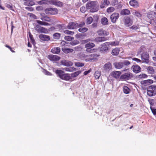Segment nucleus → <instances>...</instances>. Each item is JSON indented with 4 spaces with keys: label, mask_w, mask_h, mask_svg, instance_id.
<instances>
[{
    "label": "nucleus",
    "mask_w": 156,
    "mask_h": 156,
    "mask_svg": "<svg viewBox=\"0 0 156 156\" xmlns=\"http://www.w3.org/2000/svg\"><path fill=\"white\" fill-rule=\"evenodd\" d=\"M114 8L113 7H110L108 8L107 10V11L108 12H113L114 10Z\"/></svg>",
    "instance_id": "obj_54"
},
{
    "label": "nucleus",
    "mask_w": 156,
    "mask_h": 156,
    "mask_svg": "<svg viewBox=\"0 0 156 156\" xmlns=\"http://www.w3.org/2000/svg\"><path fill=\"white\" fill-rule=\"evenodd\" d=\"M77 23L75 22H71L69 23L67 26L69 29H73L77 28Z\"/></svg>",
    "instance_id": "obj_18"
},
{
    "label": "nucleus",
    "mask_w": 156,
    "mask_h": 156,
    "mask_svg": "<svg viewBox=\"0 0 156 156\" xmlns=\"http://www.w3.org/2000/svg\"><path fill=\"white\" fill-rule=\"evenodd\" d=\"M132 59L133 60L136 61L137 62H139L141 61L140 59L135 58H133Z\"/></svg>",
    "instance_id": "obj_62"
},
{
    "label": "nucleus",
    "mask_w": 156,
    "mask_h": 156,
    "mask_svg": "<svg viewBox=\"0 0 156 156\" xmlns=\"http://www.w3.org/2000/svg\"><path fill=\"white\" fill-rule=\"evenodd\" d=\"M47 0H41L37 2V3L39 5L47 3Z\"/></svg>",
    "instance_id": "obj_53"
},
{
    "label": "nucleus",
    "mask_w": 156,
    "mask_h": 156,
    "mask_svg": "<svg viewBox=\"0 0 156 156\" xmlns=\"http://www.w3.org/2000/svg\"><path fill=\"white\" fill-rule=\"evenodd\" d=\"M152 80H148L144 81H142L141 82V83L142 84H144L145 85H148L151 83H152Z\"/></svg>",
    "instance_id": "obj_35"
},
{
    "label": "nucleus",
    "mask_w": 156,
    "mask_h": 156,
    "mask_svg": "<svg viewBox=\"0 0 156 156\" xmlns=\"http://www.w3.org/2000/svg\"><path fill=\"white\" fill-rule=\"evenodd\" d=\"M93 21V19L92 17L90 16L87 18V23L88 24H90Z\"/></svg>",
    "instance_id": "obj_46"
},
{
    "label": "nucleus",
    "mask_w": 156,
    "mask_h": 156,
    "mask_svg": "<svg viewBox=\"0 0 156 156\" xmlns=\"http://www.w3.org/2000/svg\"><path fill=\"white\" fill-rule=\"evenodd\" d=\"M99 19V16L97 15H95L93 16V20L96 22H97Z\"/></svg>",
    "instance_id": "obj_51"
},
{
    "label": "nucleus",
    "mask_w": 156,
    "mask_h": 156,
    "mask_svg": "<svg viewBox=\"0 0 156 156\" xmlns=\"http://www.w3.org/2000/svg\"><path fill=\"white\" fill-rule=\"evenodd\" d=\"M6 7L9 9L10 10H13V7L12 5H11L9 4H7L6 5Z\"/></svg>",
    "instance_id": "obj_59"
},
{
    "label": "nucleus",
    "mask_w": 156,
    "mask_h": 156,
    "mask_svg": "<svg viewBox=\"0 0 156 156\" xmlns=\"http://www.w3.org/2000/svg\"><path fill=\"white\" fill-rule=\"evenodd\" d=\"M64 33L67 34L72 35L74 34V32L69 30H66L64 31Z\"/></svg>",
    "instance_id": "obj_43"
},
{
    "label": "nucleus",
    "mask_w": 156,
    "mask_h": 156,
    "mask_svg": "<svg viewBox=\"0 0 156 156\" xmlns=\"http://www.w3.org/2000/svg\"><path fill=\"white\" fill-rule=\"evenodd\" d=\"M151 109L153 114L154 115H156V109L153 108L151 107Z\"/></svg>",
    "instance_id": "obj_61"
},
{
    "label": "nucleus",
    "mask_w": 156,
    "mask_h": 156,
    "mask_svg": "<svg viewBox=\"0 0 156 156\" xmlns=\"http://www.w3.org/2000/svg\"><path fill=\"white\" fill-rule=\"evenodd\" d=\"M49 3L50 4L53 5L58 7H62L63 6V3L60 1L56 0L50 1Z\"/></svg>",
    "instance_id": "obj_9"
},
{
    "label": "nucleus",
    "mask_w": 156,
    "mask_h": 156,
    "mask_svg": "<svg viewBox=\"0 0 156 156\" xmlns=\"http://www.w3.org/2000/svg\"><path fill=\"white\" fill-rule=\"evenodd\" d=\"M123 66H128L130 64V63L129 61L128 60H124L122 62Z\"/></svg>",
    "instance_id": "obj_45"
},
{
    "label": "nucleus",
    "mask_w": 156,
    "mask_h": 156,
    "mask_svg": "<svg viewBox=\"0 0 156 156\" xmlns=\"http://www.w3.org/2000/svg\"><path fill=\"white\" fill-rule=\"evenodd\" d=\"M48 58L50 61L53 62L58 61L60 59V57L59 56L53 55H48Z\"/></svg>",
    "instance_id": "obj_10"
},
{
    "label": "nucleus",
    "mask_w": 156,
    "mask_h": 156,
    "mask_svg": "<svg viewBox=\"0 0 156 156\" xmlns=\"http://www.w3.org/2000/svg\"><path fill=\"white\" fill-rule=\"evenodd\" d=\"M95 46V44L91 42L88 43L85 45V47L86 48V51L87 52L91 53H93L95 51V49H92Z\"/></svg>",
    "instance_id": "obj_3"
},
{
    "label": "nucleus",
    "mask_w": 156,
    "mask_h": 156,
    "mask_svg": "<svg viewBox=\"0 0 156 156\" xmlns=\"http://www.w3.org/2000/svg\"><path fill=\"white\" fill-rule=\"evenodd\" d=\"M139 26L137 25H133L130 27V29L136 30L138 28Z\"/></svg>",
    "instance_id": "obj_55"
},
{
    "label": "nucleus",
    "mask_w": 156,
    "mask_h": 156,
    "mask_svg": "<svg viewBox=\"0 0 156 156\" xmlns=\"http://www.w3.org/2000/svg\"><path fill=\"white\" fill-rule=\"evenodd\" d=\"M89 56V55H88L85 54H82L80 55L81 57L84 59L85 60L86 62H89L90 61V58Z\"/></svg>",
    "instance_id": "obj_30"
},
{
    "label": "nucleus",
    "mask_w": 156,
    "mask_h": 156,
    "mask_svg": "<svg viewBox=\"0 0 156 156\" xmlns=\"http://www.w3.org/2000/svg\"><path fill=\"white\" fill-rule=\"evenodd\" d=\"M61 63L63 65L67 66H71L73 65V63L72 62L66 60L61 61Z\"/></svg>",
    "instance_id": "obj_15"
},
{
    "label": "nucleus",
    "mask_w": 156,
    "mask_h": 156,
    "mask_svg": "<svg viewBox=\"0 0 156 156\" xmlns=\"http://www.w3.org/2000/svg\"><path fill=\"white\" fill-rule=\"evenodd\" d=\"M86 9L84 7H82L80 8V11L82 12H85Z\"/></svg>",
    "instance_id": "obj_64"
},
{
    "label": "nucleus",
    "mask_w": 156,
    "mask_h": 156,
    "mask_svg": "<svg viewBox=\"0 0 156 156\" xmlns=\"http://www.w3.org/2000/svg\"><path fill=\"white\" fill-rule=\"evenodd\" d=\"M96 1L89 2L87 3L86 8L87 9H90V11L94 12L98 10L99 6Z\"/></svg>",
    "instance_id": "obj_1"
},
{
    "label": "nucleus",
    "mask_w": 156,
    "mask_h": 156,
    "mask_svg": "<svg viewBox=\"0 0 156 156\" xmlns=\"http://www.w3.org/2000/svg\"><path fill=\"white\" fill-rule=\"evenodd\" d=\"M40 19L43 21H46L48 22H51V19L47 16H43L41 17Z\"/></svg>",
    "instance_id": "obj_33"
},
{
    "label": "nucleus",
    "mask_w": 156,
    "mask_h": 156,
    "mask_svg": "<svg viewBox=\"0 0 156 156\" xmlns=\"http://www.w3.org/2000/svg\"><path fill=\"white\" fill-rule=\"evenodd\" d=\"M148 101L151 105H153L154 104V100L153 99H149Z\"/></svg>",
    "instance_id": "obj_58"
},
{
    "label": "nucleus",
    "mask_w": 156,
    "mask_h": 156,
    "mask_svg": "<svg viewBox=\"0 0 156 156\" xmlns=\"http://www.w3.org/2000/svg\"><path fill=\"white\" fill-rule=\"evenodd\" d=\"M62 50L64 53L66 54L73 52L74 51L73 49L66 48H62Z\"/></svg>",
    "instance_id": "obj_26"
},
{
    "label": "nucleus",
    "mask_w": 156,
    "mask_h": 156,
    "mask_svg": "<svg viewBox=\"0 0 156 156\" xmlns=\"http://www.w3.org/2000/svg\"><path fill=\"white\" fill-rule=\"evenodd\" d=\"M120 50L118 48H116L112 50V54L114 55H118L119 53Z\"/></svg>",
    "instance_id": "obj_32"
},
{
    "label": "nucleus",
    "mask_w": 156,
    "mask_h": 156,
    "mask_svg": "<svg viewBox=\"0 0 156 156\" xmlns=\"http://www.w3.org/2000/svg\"><path fill=\"white\" fill-rule=\"evenodd\" d=\"M131 69L135 73H137L140 71L141 68L140 66L137 65H133Z\"/></svg>",
    "instance_id": "obj_12"
},
{
    "label": "nucleus",
    "mask_w": 156,
    "mask_h": 156,
    "mask_svg": "<svg viewBox=\"0 0 156 156\" xmlns=\"http://www.w3.org/2000/svg\"><path fill=\"white\" fill-rule=\"evenodd\" d=\"M61 79L63 80H68L70 79V76L69 74L64 73L61 76Z\"/></svg>",
    "instance_id": "obj_29"
},
{
    "label": "nucleus",
    "mask_w": 156,
    "mask_h": 156,
    "mask_svg": "<svg viewBox=\"0 0 156 156\" xmlns=\"http://www.w3.org/2000/svg\"><path fill=\"white\" fill-rule=\"evenodd\" d=\"M88 30V29L86 27L80 28L78 29V31L84 33L86 32Z\"/></svg>",
    "instance_id": "obj_44"
},
{
    "label": "nucleus",
    "mask_w": 156,
    "mask_h": 156,
    "mask_svg": "<svg viewBox=\"0 0 156 156\" xmlns=\"http://www.w3.org/2000/svg\"><path fill=\"white\" fill-rule=\"evenodd\" d=\"M133 13L134 15L138 17H140L141 16V15L140 13L136 11H134L133 12Z\"/></svg>",
    "instance_id": "obj_49"
},
{
    "label": "nucleus",
    "mask_w": 156,
    "mask_h": 156,
    "mask_svg": "<svg viewBox=\"0 0 156 156\" xmlns=\"http://www.w3.org/2000/svg\"><path fill=\"white\" fill-rule=\"evenodd\" d=\"M39 24L41 25L44 26H49L50 24L44 21H41L39 20L36 21Z\"/></svg>",
    "instance_id": "obj_34"
},
{
    "label": "nucleus",
    "mask_w": 156,
    "mask_h": 156,
    "mask_svg": "<svg viewBox=\"0 0 156 156\" xmlns=\"http://www.w3.org/2000/svg\"><path fill=\"white\" fill-rule=\"evenodd\" d=\"M85 25V23L84 22H81L80 24L77 23V28L80 27L81 28Z\"/></svg>",
    "instance_id": "obj_56"
},
{
    "label": "nucleus",
    "mask_w": 156,
    "mask_h": 156,
    "mask_svg": "<svg viewBox=\"0 0 156 156\" xmlns=\"http://www.w3.org/2000/svg\"><path fill=\"white\" fill-rule=\"evenodd\" d=\"M147 95L151 97L156 94V85H152L147 88Z\"/></svg>",
    "instance_id": "obj_2"
},
{
    "label": "nucleus",
    "mask_w": 156,
    "mask_h": 156,
    "mask_svg": "<svg viewBox=\"0 0 156 156\" xmlns=\"http://www.w3.org/2000/svg\"><path fill=\"white\" fill-rule=\"evenodd\" d=\"M147 70L148 72L150 74H153L154 72V70L153 67L151 66H149L147 68Z\"/></svg>",
    "instance_id": "obj_37"
},
{
    "label": "nucleus",
    "mask_w": 156,
    "mask_h": 156,
    "mask_svg": "<svg viewBox=\"0 0 156 156\" xmlns=\"http://www.w3.org/2000/svg\"><path fill=\"white\" fill-rule=\"evenodd\" d=\"M98 34L100 36H107L108 35L109 33L106 31L102 29H100L98 31Z\"/></svg>",
    "instance_id": "obj_23"
},
{
    "label": "nucleus",
    "mask_w": 156,
    "mask_h": 156,
    "mask_svg": "<svg viewBox=\"0 0 156 156\" xmlns=\"http://www.w3.org/2000/svg\"><path fill=\"white\" fill-rule=\"evenodd\" d=\"M79 43V42L77 40H75L70 43V44L73 46L78 44Z\"/></svg>",
    "instance_id": "obj_48"
},
{
    "label": "nucleus",
    "mask_w": 156,
    "mask_h": 156,
    "mask_svg": "<svg viewBox=\"0 0 156 156\" xmlns=\"http://www.w3.org/2000/svg\"><path fill=\"white\" fill-rule=\"evenodd\" d=\"M75 65L77 67H82L84 66V64L80 62H76L75 63Z\"/></svg>",
    "instance_id": "obj_50"
},
{
    "label": "nucleus",
    "mask_w": 156,
    "mask_h": 156,
    "mask_svg": "<svg viewBox=\"0 0 156 156\" xmlns=\"http://www.w3.org/2000/svg\"><path fill=\"white\" fill-rule=\"evenodd\" d=\"M44 11L46 14L51 15L56 14L58 13V10L57 9L51 7L46 9Z\"/></svg>",
    "instance_id": "obj_4"
},
{
    "label": "nucleus",
    "mask_w": 156,
    "mask_h": 156,
    "mask_svg": "<svg viewBox=\"0 0 156 156\" xmlns=\"http://www.w3.org/2000/svg\"><path fill=\"white\" fill-rule=\"evenodd\" d=\"M133 77V75L130 72L126 73L120 76V79L124 80H129Z\"/></svg>",
    "instance_id": "obj_7"
},
{
    "label": "nucleus",
    "mask_w": 156,
    "mask_h": 156,
    "mask_svg": "<svg viewBox=\"0 0 156 156\" xmlns=\"http://www.w3.org/2000/svg\"><path fill=\"white\" fill-rule=\"evenodd\" d=\"M156 15V13L154 11H151L147 13V17L151 20L153 19Z\"/></svg>",
    "instance_id": "obj_22"
},
{
    "label": "nucleus",
    "mask_w": 156,
    "mask_h": 156,
    "mask_svg": "<svg viewBox=\"0 0 156 156\" xmlns=\"http://www.w3.org/2000/svg\"><path fill=\"white\" fill-rule=\"evenodd\" d=\"M119 17V14L117 13H114L110 16V19L112 22L115 23Z\"/></svg>",
    "instance_id": "obj_11"
},
{
    "label": "nucleus",
    "mask_w": 156,
    "mask_h": 156,
    "mask_svg": "<svg viewBox=\"0 0 156 156\" xmlns=\"http://www.w3.org/2000/svg\"><path fill=\"white\" fill-rule=\"evenodd\" d=\"M123 22L124 24L127 27H129L131 26L133 23V21L130 17H125L123 20Z\"/></svg>",
    "instance_id": "obj_6"
},
{
    "label": "nucleus",
    "mask_w": 156,
    "mask_h": 156,
    "mask_svg": "<svg viewBox=\"0 0 156 156\" xmlns=\"http://www.w3.org/2000/svg\"><path fill=\"white\" fill-rule=\"evenodd\" d=\"M64 38L66 40L68 41H71L72 40H73L74 39V38L73 37H71L69 36H65Z\"/></svg>",
    "instance_id": "obj_47"
},
{
    "label": "nucleus",
    "mask_w": 156,
    "mask_h": 156,
    "mask_svg": "<svg viewBox=\"0 0 156 156\" xmlns=\"http://www.w3.org/2000/svg\"><path fill=\"white\" fill-rule=\"evenodd\" d=\"M36 9L37 11H41L43 9V7L41 6H38L36 7Z\"/></svg>",
    "instance_id": "obj_63"
},
{
    "label": "nucleus",
    "mask_w": 156,
    "mask_h": 156,
    "mask_svg": "<svg viewBox=\"0 0 156 156\" xmlns=\"http://www.w3.org/2000/svg\"><path fill=\"white\" fill-rule=\"evenodd\" d=\"M130 14V11L127 9H124L122 10L120 12L122 15H128Z\"/></svg>",
    "instance_id": "obj_25"
},
{
    "label": "nucleus",
    "mask_w": 156,
    "mask_h": 156,
    "mask_svg": "<svg viewBox=\"0 0 156 156\" xmlns=\"http://www.w3.org/2000/svg\"><path fill=\"white\" fill-rule=\"evenodd\" d=\"M141 57L142 60L143 62H145L146 63H148L149 62V55L147 52H144L141 54Z\"/></svg>",
    "instance_id": "obj_8"
},
{
    "label": "nucleus",
    "mask_w": 156,
    "mask_h": 156,
    "mask_svg": "<svg viewBox=\"0 0 156 156\" xmlns=\"http://www.w3.org/2000/svg\"><path fill=\"white\" fill-rule=\"evenodd\" d=\"M81 72V71H80L76 72L71 74V76L73 77H75L78 76Z\"/></svg>",
    "instance_id": "obj_40"
},
{
    "label": "nucleus",
    "mask_w": 156,
    "mask_h": 156,
    "mask_svg": "<svg viewBox=\"0 0 156 156\" xmlns=\"http://www.w3.org/2000/svg\"><path fill=\"white\" fill-rule=\"evenodd\" d=\"M123 91L124 93L128 94L129 93L130 90L127 87L125 86L123 87Z\"/></svg>",
    "instance_id": "obj_38"
},
{
    "label": "nucleus",
    "mask_w": 156,
    "mask_h": 156,
    "mask_svg": "<svg viewBox=\"0 0 156 156\" xmlns=\"http://www.w3.org/2000/svg\"><path fill=\"white\" fill-rule=\"evenodd\" d=\"M43 72L46 75L49 76L52 75V74L51 73L46 70H44Z\"/></svg>",
    "instance_id": "obj_57"
},
{
    "label": "nucleus",
    "mask_w": 156,
    "mask_h": 156,
    "mask_svg": "<svg viewBox=\"0 0 156 156\" xmlns=\"http://www.w3.org/2000/svg\"><path fill=\"white\" fill-rule=\"evenodd\" d=\"M101 76L100 72L99 71H96L94 73V76L95 78L97 79H98Z\"/></svg>",
    "instance_id": "obj_42"
},
{
    "label": "nucleus",
    "mask_w": 156,
    "mask_h": 156,
    "mask_svg": "<svg viewBox=\"0 0 156 156\" xmlns=\"http://www.w3.org/2000/svg\"><path fill=\"white\" fill-rule=\"evenodd\" d=\"M99 56L98 54L96 53H93L89 55L90 58V61H93L97 59V57Z\"/></svg>",
    "instance_id": "obj_19"
},
{
    "label": "nucleus",
    "mask_w": 156,
    "mask_h": 156,
    "mask_svg": "<svg viewBox=\"0 0 156 156\" xmlns=\"http://www.w3.org/2000/svg\"><path fill=\"white\" fill-rule=\"evenodd\" d=\"M107 40V38L105 37H98L95 39V41L97 42H102Z\"/></svg>",
    "instance_id": "obj_24"
},
{
    "label": "nucleus",
    "mask_w": 156,
    "mask_h": 156,
    "mask_svg": "<svg viewBox=\"0 0 156 156\" xmlns=\"http://www.w3.org/2000/svg\"><path fill=\"white\" fill-rule=\"evenodd\" d=\"M25 1L24 4L25 5L28 6H32L34 4V3L33 0H24Z\"/></svg>",
    "instance_id": "obj_27"
},
{
    "label": "nucleus",
    "mask_w": 156,
    "mask_h": 156,
    "mask_svg": "<svg viewBox=\"0 0 156 156\" xmlns=\"http://www.w3.org/2000/svg\"><path fill=\"white\" fill-rule=\"evenodd\" d=\"M112 69L111 63L108 62L105 64L103 66V70L105 71H109Z\"/></svg>",
    "instance_id": "obj_14"
},
{
    "label": "nucleus",
    "mask_w": 156,
    "mask_h": 156,
    "mask_svg": "<svg viewBox=\"0 0 156 156\" xmlns=\"http://www.w3.org/2000/svg\"><path fill=\"white\" fill-rule=\"evenodd\" d=\"M103 3L106 5H108L110 3L109 0H104Z\"/></svg>",
    "instance_id": "obj_60"
},
{
    "label": "nucleus",
    "mask_w": 156,
    "mask_h": 156,
    "mask_svg": "<svg viewBox=\"0 0 156 156\" xmlns=\"http://www.w3.org/2000/svg\"><path fill=\"white\" fill-rule=\"evenodd\" d=\"M51 52L54 54H58L60 52V48L58 47L53 48L51 50Z\"/></svg>",
    "instance_id": "obj_28"
},
{
    "label": "nucleus",
    "mask_w": 156,
    "mask_h": 156,
    "mask_svg": "<svg viewBox=\"0 0 156 156\" xmlns=\"http://www.w3.org/2000/svg\"><path fill=\"white\" fill-rule=\"evenodd\" d=\"M64 71L61 70H56L55 71V73L58 75V76L61 78V76L64 74Z\"/></svg>",
    "instance_id": "obj_31"
},
{
    "label": "nucleus",
    "mask_w": 156,
    "mask_h": 156,
    "mask_svg": "<svg viewBox=\"0 0 156 156\" xmlns=\"http://www.w3.org/2000/svg\"><path fill=\"white\" fill-rule=\"evenodd\" d=\"M39 37L42 41H48L50 40V37L47 35L41 34L39 35Z\"/></svg>",
    "instance_id": "obj_17"
},
{
    "label": "nucleus",
    "mask_w": 156,
    "mask_h": 156,
    "mask_svg": "<svg viewBox=\"0 0 156 156\" xmlns=\"http://www.w3.org/2000/svg\"><path fill=\"white\" fill-rule=\"evenodd\" d=\"M121 74V72L115 71L112 73V76L114 77L117 79L119 78Z\"/></svg>",
    "instance_id": "obj_16"
},
{
    "label": "nucleus",
    "mask_w": 156,
    "mask_h": 156,
    "mask_svg": "<svg viewBox=\"0 0 156 156\" xmlns=\"http://www.w3.org/2000/svg\"><path fill=\"white\" fill-rule=\"evenodd\" d=\"M101 22L103 25H107L108 24V20L106 17H103L101 19Z\"/></svg>",
    "instance_id": "obj_36"
},
{
    "label": "nucleus",
    "mask_w": 156,
    "mask_h": 156,
    "mask_svg": "<svg viewBox=\"0 0 156 156\" xmlns=\"http://www.w3.org/2000/svg\"><path fill=\"white\" fill-rule=\"evenodd\" d=\"M109 44L108 42H105L102 44L100 50L103 51H105L108 50Z\"/></svg>",
    "instance_id": "obj_13"
},
{
    "label": "nucleus",
    "mask_w": 156,
    "mask_h": 156,
    "mask_svg": "<svg viewBox=\"0 0 156 156\" xmlns=\"http://www.w3.org/2000/svg\"><path fill=\"white\" fill-rule=\"evenodd\" d=\"M129 5L134 8H136L139 7V4L138 2L134 0H131L129 2Z\"/></svg>",
    "instance_id": "obj_20"
},
{
    "label": "nucleus",
    "mask_w": 156,
    "mask_h": 156,
    "mask_svg": "<svg viewBox=\"0 0 156 156\" xmlns=\"http://www.w3.org/2000/svg\"><path fill=\"white\" fill-rule=\"evenodd\" d=\"M147 76L145 74H142L139 76V78H147Z\"/></svg>",
    "instance_id": "obj_52"
},
{
    "label": "nucleus",
    "mask_w": 156,
    "mask_h": 156,
    "mask_svg": "<svg viewBox=\"0 0 156 156\" xmlns=\"http://www.w3.org/2000/svg\"><path fill=\"white\" fill-rule=\"evenodd\" d=\"M53 36L54 39H58L60 37L61 34L59 33H56L53 34Z\"/></svg>",
    "instance_id": "obj_41"
},
{
    "label": "nucleus",
    "mask_w": 156,
    "mask_h": 156,
    "mask_svg": "<svg viewBox=\"0 0 156 156\" xmlns=\"http://www.w3.org/2000/svg\"><path fill=\"white\" fill-rule=\"evenodd\" d=\"M109 45H111L112 46H116L118 45L119 44V42L118 41H115L111 42H108Z\"/></svg>",
    "instance_id": "obj_39"
},
{
    "label": "nucleus",
    "mask_w": 156,
    "mask_h": 156,
    "mask_svg": "<svg viewBox=\"0 0 156 156\" xmlns=\"http://www.w3.org/2000/svg\"><path fill=\"white\" fill-rule=\"evenodd\" d=\"M113 65L117 69H121L123 67L122 62H115Z\"/></svg>",
    "instance_id": "obj_21"
},
{
    "label": "nucleus",
    "mask_w": 156,
    "mask_h": 156,
    "mask_svg": "<svg viewBox=\"0 0 156 156\" xmlns=\"http://www.w3.org/2000/svg\"><path fill=\"white\" fill-rule=\"evenodd\" d=\"M35 29L39 33H47L48 32L47 29L41 27L39 25H35Z\"/></svg>",
    "instance_id": "obj_5"
}]
</instances>
